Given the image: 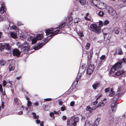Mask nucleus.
I'll list each match as a JSON object with an SVG mask.
<instances>
[{"label": "nucleus", "instance_id": "nucleus-1", "mask_svg": "<svg viewBox=\"0 0 126 126\" xmlns=\"http://www.w3.org/2000/svg\"><path fill=\"white\" fill-rule=\"evenodd\" d=\"M65 25V22H62L58 26V27L55 29L51 28L45 30V32L48 36L47 39H45L38 45L34 47V49L37 50L41 48L51 39V36L57 34L59 31L62 30Z\"/></svg>", "mask_w": 126, "mask_h": 126}, {"label": "nucleus", "instance_id": "nucleus-2", "mask_svg": "<svg viewBox=\"0 0 126 126\" xmlns=\"http://www.w3.org/2000/svg\"><path fill=\"white\" fill-rule=\"evenodd\" d=\"M16 45L18 47L21 49V51L25 53H27L29 49V46L27 42L24 43L23 44H21L19 42H18Z\"/></svg>", "mask_w": 126, "mask_h": 126}, {"label": "nucleus", "instance_id": "nucleus-3", "mask_svg": "<svg viewBox=\"0 0 126 126\" xmlns=\"http://www.w3.org/2000/svg\"><path fill=\"white\" fill-rule=\"evenodd\" d=\"M0 50L1 51H3L5 53V54H4L5 55L7 53H10L11 52V47L8 44H0Z\"/></svg>", "mask_w": 126, "mask_h": 126}, {"label": "nucleus", "instance_id": "nucleus-4", "mask_svg": "<svg viewBox=\"0 0 126 126\" xmlns=\"http://www.w3.org/2000/svg\"><path fill=\"white\" fill-rule=\"evenodd\" d=\"M122 63V62H119L115 64L113 66L110 71V74H111L113 73H114L115 71L118 70L119 69L121 68V65Z\"/></svg>", "mask_w": 126, "mask_h": 126}, {"label": "nucleus", "instance_id": "nucleus-5", "mask_svg": "<svg viewBox=\"0 0 126 126\" xmlns=\"http://www.w3.org/2000/svg\"><path fill=\"white\" fill-rule=\"evenodd\" d=\"M43 38V36L42 34H38L36 37L32 38L30 37V39L31 40L32 44L36 43L38 40H40Z\"/></svg>", "mask_w": 126, "mask_h": 126}, {"label": "nucleus", "instance_id": "nucleus-6", "mask_svg": "<svg viewBox=\"0 0 126 126\" xmlns=\"http://www.w3.org/2000/svg\"><path fill=\"white\" fill-rule=\"evenodd\" d=\"M85 0V1L83 0H79V1L82 5H84L85 3H86L89 6H94V4L93 3V0H90L89 1L88 0V2H87L86 0Z\"/></svg>", "mask_w": 126, "mask_h": 126}, {"label": "nucleus", "instance_id": "nucleus-7", "mask_svg": "<svg viewBox=\"0 0 126 126\" xmlns=\"http://www.w3.org/2000/svg\"><path fill=\"white\" fill-rule=\"evenodd\" d=\"M97 2V4H95V6L100 9H103L106 6V5L104 3L100 1L96 0Z\"/></svg>", "mask_w": 126, "mask_h": 126}, {"label": "nucleus", "instance_id": "nucleus-8", "mask_svg": "<svg viewBox=\"0 0 126 126\" xmlns=\"http://www.w3.org/2000/svg\"><path fill=\"white\" fill-rule=\"evenodd\" d=\"M94 65L90 64L87 69L86 74L88 75L91 74L94 70Z\"/></svg>", "mask_w": 126, "mask_h": 126}, {"label": "nucleus", "instance_id": "nucleus-9", "mask_svg": "<svg viewBox=\"0 0 126 126\" xmlns=\"http://www.w3.org/2000/svg\"><path fill=\"white\" fill-rule=\"evenodd\" d=\"M12 53L14 56L18 57L20 55V53L18 49L15 48L13 50Z\"/></svg>", "mask_w": 126, "mask_h": 126}, {"label": "nucleus", "instance_id": "nucleus-10", "mask_svg": "<svg viewBox=\"0 0 126 126\" xmlns=\"http://www.w3.org/2000/svg\"><path fill=\"white\" fill-rule=\"evenodd\" d=\"M8 63L10 64L9 67V71L10 72L11 71H13L15 69V67L14 64L12 62L11 60H10L8 61Z\"/></svg>", "mask_w": 126, "mask_h": 126}, {"label": "nucleus", "instance_id": "nucleus-11", "mask_svg": "<svg viewBox=\"0 0 126 126\" xmlns=\"http://www.w3.org/2000/svg\"><path fill=\"white\" fill-rule=\"evenodd\" d=\"M107 99L105 98L103 100L100 102L97 105L95 106V109L98 107H101V106H103L107 102L105 101Z\"/></svg>", "mask_w": 126, "mask_h": 126}, {"label": "nucleus", "instance_id": "nucleus-12", "mask_svg": "<svg viewBox=\"0 0 126 126\" xmlns=\"http://www.w3.org/2000/svg\"><path fill=\"white\" fill-rule=\"evenodd\" d=\"M123 53V52L121 49L119 47H118L116 50L115 51V52L114 54V55H122Z\"/></svg>", "mask_w": 126, "mask_h": 126}, {"label": "nucleus", "instance_id": "nucleus-13", "mask_svg": "<svg viewBox=\"0 0 126 126\" xmlns=\"http://www.w3.org/2000/svg\"><path fill=\"white\" fill-rule=\"evenodd\" d=\"M125 71L123 69L118 70L116 72L115 74L116 76H121L124 73Z\"/></svg>", "mask_w": 126, "mask_h": 126}, {"label": "nucleus", "instance_id": "nucleus-14", "mask_svg": "<svg viewBox=\"0 0 126 126\" xmlns=\"http://www.w3.org/2000/svg\"><path fill=\"white\" fill-rule=\"evenodd\" d=\"M5 7L4 6V5L3 3L2 4L1 7L0 8V13L1 14H4L5 15Z\"/></svg>", "mask_w": 126, "mask_h": 126}, {"label": "nucleus", "instance_id": "nucleus-15", "mask_svg": "<svg viewBox=\"0 0 126 126\" xmlns=\"http://www.w3.org/2000/svg\"><path fill=\"white\" fill-rule=\"evenodd\" d=\"M116 101L114 102L111 105V109L112 111H115L117 108V105Z\"/></svg>", "mask_w": 126, "mask_h": 126}, {"label": "nucleus", "instance_id": "nucleus-16", "mask_svg": "<svg viewBox=\"0 0 126 126\" xmlns=\"http://www.w3.org/2000/svg\"><path fill=\"white\" fill-rule=\"evenodd\" d=\"M101 28L95 24V33L98 34L101 32Z\"/></svg>", "mask_w": 126, "mask_h": 126}, {"label": "nucleus", "instance_id": "nucleus-17", "mask_svg": "<svg viewBox=\"0 0 126 126\" xmlns=\"http://www.w3.org/2000/svg\"><path fill=\"white\" fill-rule=\"evenodd\" d=\"M29 95H28L27 96L25 95V97L27 100H28L27 106L28 107L31 106L32 105V102L29 101V98H28V96Z\"/></svg>", "mask_w": 126, "mask_h": 126}, {"label": "nucleus", "instance_id": "nucleus-18", "mask_svg": "<svg viewBox=\"0 0 126 126\" xmlns=\"http://www.w3.org/2000/svg\"><path fill=\"white\" fill-rule=\"evenodd\" d=\"M76 123H73L71 124H70L69 122V120L68 119L67 121V126H75L76 125Z\"/></svg>", "mask_w": 126, "mask_h": 126}, {"label": "nucleus", "instance_id": "nucleus-19", "mask_svg": "<svg viewBox=\"0 0 126 126\" xmlns=\"http://www.w3.org/2000/svg\"><path fill=\"white\" fill-rule=\"evenodd\" d=\"M113 32L115 33L116 34H118L119 32V29L117 28H115L113 30Z\"/></svg>", "mask_w": 126, "mask_h": 126}, {"label": "nucleus", "instance_id": "nucleus-20", "mask_svg": "<svg viewBox=\"0 0 126 126\" xmlns=\"http://www.w3.org/2000/svg\"><path fill=\"white\" fill-rule=\"evenodd\" d=\"M77 34L79 35L80 37H81L84 36V35L83 34V32L82 31L78 32V30H77Z\"/></svg>", "mask_w": 126, "mask_h": 126}, {"label": "nucleus", "instance_id": "nucleus-21", "mask_svg": "<svg viewBox=\"0 0 126 126\" xmlns=\"http://www.w3.org/2000/svg\"><path fill=\"white\" fill-rule=\"evenodd\" d=\"M90 29L93 32L94 31V24H92L90 25Z\"/></svg>", "mask_w": 126, "mask_h": 126}, {"label": "nucleus", "instance_id": "nucleus-22", "mask_svg": "<svg viewBox=\"0 0 126 126\" xmlns=\"http://www.w3.org/2000/svg\"><path fill=\"white\" fill-rule=\"evenodd\" d=\"M100 120V118H98L95 120V125L97 126L99 124V121Z\"/></svg>", "mask_w": 126, "mask_h": 126}, {"label": "nucleus", "instance_id": "nucleus-23", "mask_svg": "<svg viewBox=\"0 0 126 126\" xmlns=\"http://www.w3.org/2000/svg\"><path fill=\"white\" fill-rule=\"evenodd\" d=\"M10 36L12 38L14 39L16 38V34L13 32L11 33Z\"/></svg>", "mask_w": 126, "mask_h": 126}, {"label": "nucleus", "instance_id": "nucleus-24", "mask_svg": "<svg viewBox=\"0 0 126 126\" xmlns=\"http://www.w3.org/2000/svg\"><path fill=\"white\" fill-rule=\"evenodd\" d=\"M101 86V84L99 82H96L95 83V90L98 87Z\"/></svg>", "mask_w": 126, "mask_h": 126}, {"label": "nucleus", "instance_id": "nucleus-25", "mask_svg": "<svg viewBox=\"0 0 126 126\" xmlns=\"http://www.w3.org/2000/svg\"><path fill=\"white\" fill-rule=\"evenodd\" d=\"M79 78H80L79 76L78 77V76H77V78L75 80V81H74V82L73 84V85H76L78 83V80L79 79Z\"/></svg>", "mask_w": 126, "mask_h": 126}, {"label": "nucleus", "instance_id": "nucleus-26", "mask_svg": "<svg viewBox=\"0 0 126 126\" xmlns=\"http://www.w3.org/2000/svg\"><path fill=\"white\" fill-rule=\"evenodd\" d=\"M80 19L76 17L75 18L74 20V22L75 23H78L80 22Z\"/></svg>", "mask_w": 126, "mask_h": 126}, {"label": "nucleus", "instance_id": "nucleus-27", "mask_svg": "<svg viewBox=\"0 0 126 126\" xmlns=\"http://www.w3.org/2000/svg\"><path fill=\"white\" fill-rule=\"evenodd\" d=\"M6 62L4 60H0V64L1 66H4L5 63Z\"/></svg>", "mask_w": 126, "mask_h": 126}, {"label": "nucleus", "instance_id": "nucleus-28", "mask_svg": "<svg viewBox=\"0 0 126 126\" xmlns=\"http://www.w3.org/2000/svg\"><path fill=\"white\" fill-rule=\"evenodd\" d=\"M103 22L101 21L100 20L99 21V23L98 27H100L101 28L103 26Z\"/></svg>", "mask_w": 126, "mask_h": 126}, {"label": "nucleus", "instance_id": "nucleus-29", "mask_svg": "<svg viewBox=\"0 0 126 126\" xmlns=\"http://www.w3.org/2000/svg\"><path fill=\"white\" fill-rule=\"evenodd\" d=\"M93 108H90L89 106H88L86 108V110L87 111H89L90 113H91L92 110H93Z\"/></svg>", "mask_w": 126, "mask_h": 126}, {"label": "nucleus", "instance_id": "nucleus-30", "mask_svg": "<svg viewBox=\"0 0 126 126\" xmlns=\"http://www.w3.org/2000/svg\"><path fill=\"white\" fill-rule=\"evenodd\" d=\"M14 100L15 103L17 105H18V101L19 100L18 98L17 97H14Z\"/></svg>", "mask_w": 126, "mask_h": 126}, {"label": "nucleus", "instance_id": "nucleus-31", "mask_svg": "<svg viewBox=\"0 0 126 126\" xmlns=\"http://www.w3.org/2000/svg\"><path fill=\"white\" fill-rule=\"evenodd\" d=\"M115 93L114 91L110 92L109 96L110 97L113 96L115 94Z\"/></svg>", "mask_w": 126, "mask_h": 126}, {"label": "nucleus", "instance_id": "nucleus-32", "mask_svg": "<svg viewBox=\"0 0 126 126\" xmlns=\"http://www.w3.org/2000/svg\"><path fill=\"white\" fill-rule=\"evenodd\" d=\"M32 114L33 115V117L36 119H38L39 116L38 115H37L34 112H33Z\"/></svg>", "mask_w": 126, "mask_h": 126}, {"label": "nucleus", "instance_id": "nucleus-33", "mask_svg": "<svg viewBox=\"0 0 126 126\" xmlns=\"http://www.w3.org/2000/svg\"><path fill=\"white\" fill-rule=\"evenodd\" d=\"M98 14L99 16H102L104 15V13L102 11H100L98 13Z\"/></svg>", "mask_w": 126, "mask_h": 126}, {"label": "nucleus", "instance_id": "nucleus-34", "mask_svg": "<svg viewBox=\"0 0 126 126\" xmlns=\"http://www.w3.org/2000/svg\"><path fill=\"white\" fill-rule=\"evenodd\" d=\"M109 23V21L107 20H106L103 23L104 25H106L108 24Z\"/></svg>", "mask_w": 126, "mask_h": 126}, {"label": "nucleus", "instance_id": "nucleus-35", "mask_svg": "<svg viewBox=\"0 0 126 126\" xmlns=\"http://www.w3.org/2000/svg\"><path fill=\"white\" fill-rule=\"evenodd\" d=\"M79 120V117L75 118L74 119V123H77Z\"/></svg>", "mask_w": 126, "mask_h": 126}, {"label": "nucleus", "instance_id": "nucleus-36", "mask_svg": "<svg viewBox=\"0 0 126 126\" xmlns=\"http://www.w3.org/2000/svg\"><path fill=\"white\" fill-rule=\"evenodd\" d=\"M90 45V44L89 43H87L86 44L85 47L87 50H88L89 49Z\"/></svg>", "mask_w": 126, "mask_h": 126}, {"label": "nucleus", "instance_id": "nucleus-37", "mask_svg": "<svg viewBox=\"0 0 126 126\" xmlns=\"http://www.w3.org/2000/svg\"><path fill=\"white\" fill-rule=\"evenodd\" d=\"M4 17L6 18L4 16H2V15H0V20H4Z\"/></svg>", "mask_w": 126, "mask_h": 126}, {"label": "nucleus", "instance_id": "nucleus-38", "mask_svg": "<svg viewBox=\"0 0 126 126\" xmlns=\"http://www.w3.org/2000/svg\"><path fill=\"white\" fill-rule=\"evenodd\" d=\"M16 24L18 26H21L22 24L21 22L20 21H17L16 22Z\"/></svg>", "mask_w": 126, "mask_h": 126}, {"label": "nucleus", "instance_id": "nucleus-39", "mask_svg": "<svg viewBox=\"0 0 126 126\" xmlns=\"http://www.w3.org/2000/svg\"><path fill=\"white\" fill-rule=\"evenodd\" d=\"M110 88H106L104 90L105 92V93H107L109 92L110 90Z\"/></svg>", "mask_w": 126, "mask_h": 126}, {"label": "nucleus", "instance_id": "nucleus-40", "mask_svg": "<svg viewBox=\"0 0 126 126\" xmlns=\"http://www.w3.org/2000/svg\"><path fill=\"white\" fill-rule=\"evenodd\" d=\"M106 56L105 55H102L100 57V59L101 60H104Z\"/></svg>", "mask_w": 126, "mask_h": 126}, {"label": "nucleus", "instance_id": "nucleus-41", "mask_svg": "<svg viewBox=\"0 0 126 126\" xmlns=\"http://www.w3.org/2000/svg\"><path fill=\"white\" fill-rule=\"evenodd\" d=\"M51 100V99L50 98H45L44 99V102H46L47 101H49Z\"/></svg>", "mask_w": 126, "mask_h": 126}, {"label": "nucleus", "instance_id": "nucleus-42", "mask_svg": "<svg viewBox=\"0 0 126 126\" xmlns=\"http://www.w3.org/2000/svg\"><path fill=\"white\" fill-rule=\"evenodd\" d=\"M6 84H7V83H6V81L5 80H3V86L4 87V86H5V85H6Z\"/></svg>", "mask_w": 126, "mask_h": 126}, {"label": "nucleus", "instance_id": "nucleus-43", "mask_svg": "<svg viewBox=\"0 0 126 126\" xmlns=\"http://www.w3.org/2000/svg\"><path fill=\"white\" fill-rule=\"evenodd\" d=\"M60 111H54V113L56 114H59V113H61V112H60Z\"/></svg>", "mask_w": 126, "mask_h": 126}, {"label": "nucleus", "instance_id": "nucleus-44", "mask_svg": "<svg viewBox=\"0 0 126 126\" xmlns=\"http://www.w3.org/2000/svg\"><path fill=\"white\" fill-rule=\"evenodd\" d=\"M65 108L64 106H63L61 108V110L62 111H63L65 110Z\"/></svg>", "mask_w": 126, "mask_h": 126}, {"label": "nucleus", "instance_id": "nucleus-45", "mask_svg": "<svg viewBox=\"0 0 126 126\" xmlns=\"http://www.w3.org/2000/svg\"><path fill=\"white\" fill-rule=\"evenodd\" d=\"M75 104V102L73 101H72L70 103V105L71 106H73Z\"/></svg>", "mask_w": 126, "mask_h": 126}, {"label": "nucleus", "instance_id": "nucleus-46", "mask_svg": "<svg viewBox=\"0 0 126 126\" xmlns=\"http://www.w3.org/2000/svg\"><path fill=\"white\" fill-rule=\"evenodd\" d=\"M0 91L1 92H2L3 89L1 84H0Z\"/></svg>", "mask_w": 126, "mask_h": 126}, {"label": "nucleus", "instance_id": "nucleus-47", "mask_svg": "<svg viewBox=\"0 0 126 126\" xmlns=\"http://www.w3.org/2000/svg\"><path fill=\"white\" fill-rule=\"evenodd\" d=\"M1 107L2 109H3L4 107V103L3 102H2L1 105Z\"/></svg>", "mask_w": 126, "mask_h": 126}, {"label": "nucleus", "instance_id": "nucleus-48", "mask_svg": "<svg viewBox=\"0 0 126 126\" xmlns=\"http://www.w3.org/2000/svg\"><path fill=\"white\" fill-rule=\"evenodd\" d=\"M85 19L86 20L90 21L91 20V19L90 18H88L86 16H85L84 17Z\"/></svg>", "mask_w": 126, "mask_h": 126}, {"label": "nucleus", "instance_id": "nucleus-49", "mask_svg": "<svg viewBox=\"0 0 126 126\" xmlns=\"http://www.w3.org/2000/svg\"><path fill=\"white\" fill-rule=\"evenodd\" d=\"M54 115V114L53 112H51L50 113V116L52 118H54V117H53V116Z\"/></svg>", "mask_w": 126, "mask_h": 126}, {"label": "nucleus", "instance_id": "nucleus-50", "mask_svg": "<svg viewBox=\"0 0 126 126\" xmlns=\"http://www.w3.org/2000/svg\"><path fill=\"white\" fill-rule=\"evenodd\" d=\"M90 57H91L93 55V50L92 49H91L90 51Z\"/></svg>", "mask_w": 126, "mask_h": 126}, {"label": "nucleus", "instance_id": "nucleus-51", "mask_svg": "<svg viewBox=\"0 0 126 126\" xmlns=\"http://www.w3.org/2000/svg\"><path fill=\"white\" fill-rule=\"evenodd\" d=\"M58 103L59 105H62V102L61 101V100H59Z\"/></svg>", "mask_w": 126, "mask_h": 126}, {"label": "nucleus", "instance_id": "nucleus-52", "mask_svg": "<svg viewBox=\"0 0 126 126\" xmlns=\"http://www.w3.org/2000/svg\"><path fill=\"white\" fill-rule=\"evenodd\" d=\"M33 105L35 106H38V103L37 102H36L34 103Z\"/></svg>", "mask_w": 126, "mask_h": 126}, {"label": "nucleus", "instance_id": "nucleus-53", "mask_svg": "<svg viewBox=\"0 0 126 126\" xmlns=\"http://www.w3.org/2000/svg\"><path fill=\"white\" fill-rule=\"evenodd\" d=\"M126 62V58H124L122 59V62Z\"/></svg>", "mask_w": 126, "mask_h": 126}, {"label": "nucleus", "instance_id": "nucleus-54", "mask_svg": "<svg viewBox=\"0 0 126 126\" xmlns=\"http://www.w3.org/2000/svg\"><path fill=\"white\" fill-rule=\"evenodd\" d=\"M66 117L65 116H63L62 117V119L63 120H66Z\"/></svg>", "mask_w": 126, "mask_h": 126}, {"label": "nucleus", "instance_id": "nucleus-55", "mask_svg": "<svg viewBox=\"0 0 126 126\" xmlns=\"http://www.w3.org/2000/svg\"><path fill=\"white\" fill-rule=\"evenodd\" d=\"M13 28L15 30H16L17 29V28L16 27L15 25H14V26H13Z\"/></svg>", "mask_w": 126, "mask_h": 126}, {"label": "nucleus", "instance_id": "nucleus-56", "mask_svg": "<svg viewBox=\"0 0 126 126\" xmlns=\"http://www.w3.org/2000/svg\"><path fill=\"white\" fill-rule=\"evenodd\" d=\"M40 125V126H43V121H42V122H41Z\"/></svg>", "mask_w": 126, "mask_h": 126}, {"label": "nucleus", "instance_id": "nucleus-57", "mask_svg": "<svg viewBox=\"0 0 126 126\" xmlns=\"http://www.w3.org/2000/svg\"><path fill=\"white\" fill-rule=\"evenodd\" d=\"M36 121L37 124H38L40 123V121L39 120L37 119Z\"/></svg>", "mask_w": 126, "mask_h": 126}, {"label": "nucleus", "instance_id": "nucleus-58", "mask_svg": "<svg viewBox=\"0 0 126 126\" xmlns=\"http://www.w3.org/2000/svg\"><path fill=\"white\" fill-rule=\"evenodd\" d=\"M23 113V112L22 111H20L18 113V115H20L22 114Z\"/></svg>", "mask_w": 126, "mask_h": 126}, {"label": "nucleus", "instance_id": "nucleus-59", "mask_svg": "<svg viewBox=\"0 0 126 126\" xmlns=\"http://www.w3.org/2000/svg\"><path fill=\"white\" fill-rule=\"evenodd\" d=\"M2 95L3 96L4 95H6L5 92L4 91H3L2 93Z\"/></svg>", "mask_w": 126, "mask_h": 126}, {"label": "nucleus", "instance_id": "nucleus-60", "mask_svg": "<svg viewBox=\"0 0 126 126\" xmlns=\"http://www.w3.org/2000/svg\"><path fill=\"white\" fill-rule=\"evenodd\" d=\"M121 90V87H119L118 89H117V91H120Z\"/></svg>", "mask_w": 126, "mask_h": 126}, {"label": "nucleus", "instance_id": "nucleus-61", "mask_svg": "<svg viewBox=\"0 0 126 126\" xmlns=\"http://www.w3.org/2000/svg\"><path fill=\"white\" fill-rule=\"evenodd\" d=\"M3 97L4 99H6L7 97L6 95H4L3 96Z\"/></svg>", "mask_w": 126, "mask_h": 126}, {"label": "nucleus", "instance_id": "nucleus-62", "mask_svg": "<svg viewBox=\"0 0 126 126\" xmlns=\"http://www.w3.org/2000/svg\"><path fill=\"white\" fill-rule=\"evenodd\" d=\"M101 95H99L97 98H96V100H98L99 98L101 97Z\"/></svg>", "mask_w": 126, "mask_h": 126}, {"label": "nucleus", "instance_id": "nucleus-63", "mask_svg": "<svg viewBox=\"0 0 126 126\" xmlns=\"http://www.w3.org/2000/svg\"><path fill=\"white\" fill-rule=\"evenodd\" d=\"M20 77H17L16 78V79H20Z\"/></svg>", "mask_w": 126, "mask_h": 126}, {"label": "nucleus", "instance_id": "nucleus-64", "mask_svg": "<svg viewBox=\"0 0 126 126\" xmlns=\"http://www.w3.org/2000/svg\"><path fill=\"white\" fill-rule=\"evenodd\" d=\"M89 14L88 13H87L86 14V15L85 16H86L87 17V16L89 15Z\"/></svg>", "mask_w": 126, "mask_h": 126}]
</instances>
